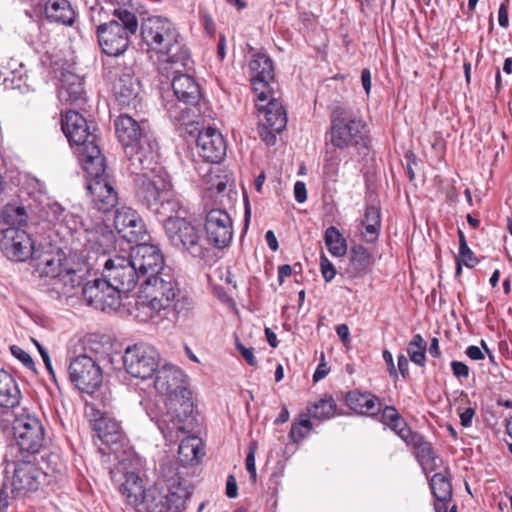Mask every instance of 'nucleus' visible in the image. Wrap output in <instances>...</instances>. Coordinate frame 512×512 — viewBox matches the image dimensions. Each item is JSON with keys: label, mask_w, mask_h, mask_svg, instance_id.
Returning a JSON list of instances; mask_svg holds the SVG:
<instances>
[{"label": "nucleus", "mask_w": 512, "mask_h": 512, "mask_svg": "<svg viewBox=\"0 0 512 512\" xmlns=\"http://www.w3.org/2000/svg\"><path fill=\"white\" fill-rule=\"evenodd\" d=\"M201 439L197 436H186L178 448L179 459L183 465H193L198 462Z\"/></svg>", "instance_id": "obj_41"}, {"label": "nucleus", "mask_w": 512, "mask_h": 512, "mask_svg": "<svg viewBox=\"0 0 512 512\" xmlns=\"http://www.w3.org/2000/svg\"><path fill=\"white\" fill-rule=\"evenodd\" d=\"M381 422L393 430L405 443L417 432H413L393 406H386L381 414Z\"/></svg>", "instance_id": "obj_36"}, {"label": "nucleus", "mask_w": 512, "mask_h": 512, "mask_svg": "<svg viewBox=\"0 0 512 512\" xmlns=\"http://www.w3.org/2000/svg\"><path fill=\"white\" fill-rule=\"evenodd\" d=\"M63 259L58 256H46L42 261L41 273L47 277L58 279L66 267H64Z\"/></svg>", "instance_id": "obj_48"}, {"label": "nucleus", "mask_w": 512, "mask_h": 512, "mask_svg": "<svg viewBox=\"0 0 512 512\" xmlns=\"http://www.w3.org/2000/svg\"><path fill=\"white\" fill-rule=\"evenodd\" d=\"M397 366L402 377L407 378L409 375V361L405 355L401 354L398 356Z\"/></svg>", "instance_id": "obj_64"}, {"label": "nucleus", "mask_w": 512, "mask_h": 512, "mask_svg": "<svg viewBox=\"0 0 512 512\" xmlns=\"http://www.w3.org/2000/svg\"><path fill=\"white\" fill-rule=\"evenodd\" d=\"M62 130L81 165L103 157L96 136L90 131L86 119L78 112L70 110L65 113L62 118Z\"/></svg>", "instance_id": "obj_10"}, {"label": "nucleus", "mask_w": 512, "mask_h": 512, "mask_svg": "<svg viewBox=\"0 0 512 512\" xmlns=\"http://www.w3.org/2000/svg\"><path fill=\"white\" fill-rule=\"evenodd\" d=\"M21 392L16 380L5 370H0V406L14 408L19 405Z\"/></svg>", "instance_id": "obj_34"}, {"label": "nucleus", "mask_w": 512, "mask_h": 512, "mask_svg": "<svg viewBox=\"0 0 512 512\" xmlns=\"http://www.w3.org/2000/svg\"><path fill=\"white\" fill-rule=\"evenodd\" d=\"M475 416V409L468 407L459 411L460 423L463 427L467 428L472 425V420Z\"/></svg>", "instance_id": "obj_59"}, {"label": "nucleus", "mask_w": 512, "mask_h": 512, "mask_svg": "<svg viewBox=\"0 0 512 512\" xmlns=\"http://www.w3.org/2000/svg\"><path fill=\"white\" fill-rule=\"evenodd\" d=\"M253 90L260 101H266L270 94V82L274 79V66L265 52H254L248 63Z\"/></svg>", "instance_id": "obj_20"}, {"label": "nucleus", "mask_w": 512, "mask_h": 512, "mask_svg": "<svg viewBox=\"0 0 512 512\" xmlns=\"http://www.w3.org/2000/svg\"><path fill=\"white\" fill-rule=\"evenodd\" d=\"M187 66L169 65L167 71H161L167 78H171V85L176 99L185 104H195L200 97V88L195 79L184 73Z\"/></svg>", "instance_id": "obj_23"}, {"label": "nucleus", "mask_w": 512, "mask_h": 512, "mask_svg": "<svg viewBox=\"0 0 512 512\" xmlns=\"http://www.w3.org/2000/svg\"><path fill=\"white\" fill-rule=\"evenodd\" d=\"M327 134L336 150L367 148L370 143L368 124L351 109L341 106L333 109Z\"/></svg>", "instance_id": "obj_7"}, {"label": "nucleus", "mask_w": 512, "mask_h": 512, "mask_svg": "<svg viewBox=\"0 0 512 512\" xmlns=\"http://www.w3.org/2000/svg\"><path fill=\"white\" fill-rule=\"evenodd\" d=\"M46 220L55 225L66 228L69 232H77L81 230L84 220L76 213L67 211L60 203H48L45 208Z\"/></svg>", "instance_id": "obj_27"}, {"label": "nucleus", "mask_w": 512, "mask_h": 512, "mask_svg": "<svg viewBox=\"0 0 512 512\" xmlns=\"http://www.w3.org/2000/svg\"><path fill=\"white\" fill-rule=\"evenodd\" d=\"M459 257V260L468 268H473L478 263L477 257L469 246L459 249Z\"/></svg>", "instance_id": "obj_55"}, {"label": "nucleus", "mask_w": 512, "mask_h": 512, "mask_svg": "<svg viewBox=\"0 0 512 512\" xmlns=\"http://www.w3.org/2000/svg\"><path fill=\"white\" fill-rule=\"evenodd\" d=\"M216 184H211L207 187L209 191H216L217 193H222L227 187V177L221 175H215Z\"/></svg>", "instance_id": "obj_61"}, {"label": "nucleus", "mask_w": 512, "mask_h": 512, "mask_svg": "<svg viewBox=\"0 0 512 512\" xmlns=\"http://www.w3.org/2000/svg\"><path fill=\"white\" fill-rule=\"evenodd\" d=\"M124 481L120 484L119 490L125 497L128 504L135 506L147 490L143 487V481L134 471L123 473Z\"/></svg>", "instance_id": "obj_35"}, {"label": "nucleus", "mask_w": 512, "mask_h": 512, "mask_svg": "<svg viewBox=\"0 0 512 512\" xmlns=\"http://www.w3.org/2000/svg\"><path fill=\"white\" fill-rule=\"evenodd\" d=\"M70 381L82 392L93 393L102 383V370L90 356L83 354L71 360L68 367Z\"/></svg>", "instance_id": "obj_15"}, {"label": "nucleus", "mask_w": 512, "mask_h": 512, "mask_svg": "<svg viewBox=\"0 0 512 512\" xmlns=\"http://www.w3.org/2000/svg\"><path fill=\"white\" fill-rule=\"evenodd\" d=\"M64 287L65 293H70L74 288L81 285L82 276L72 268H65L57 279Z\"/></svg>", "instance_id": "obj_50"}, {"label": "nucleus", "mask_w": 512, "mask_h": 512, "mask_svg": "<svg viewBox=\"0 0 512 512\" xmlns=\"http://www.w3.org/2000/svg\"><path fill=\"white\" fill-rule=\"evenodd\" d=\"M82 295L89 306L104 312L115 311L121 305L120 293L104 277L88 281L82 288Z\"/></svg>", "instance_id": "obj_16"}, {"label": "nucleus", "mask_w": 512, "mask_h": 512, "mask_svg": "<svg viewBox=\"0 0 512 512\" xmlns=\"http://www.w3.org/2000/svg\"><path fill=\"white\" fill-rule=\"evenodd\" d=\"M83 79L71 72L62 74L58 88V98L63 103L77 104L83 100Z\"/></svg>", "instance_id": "obj_30"}, {"label": "nucleus", "mask_w": 512, "mask_h": 512, "mask_svg": "<svg viewBox=\"0 0 512 512\" xmlns=\"http://www.w3.org/2000/svg\"><path fill=\"white\" fill-rule=\"evenodd\" d=\"M2 234L0 249L9 260L23 262L32 256L34 243L25 230L8 227L2 231Z\"/></svg>", "instance_id": "obj_19"}, {"label": "nucleus", "mask_w": 512, "mask_h": 512, "mask_svg": "<svg viewBox=\"0 0 512 512\" xmlns=\"http://www.w3.org/2000/svg\"><path fill=\"white\" fill-rule=\"evenodd\" d=\"M158 158L146 167L127 165V170L135 175V193L138 201L157 215L178 213L180 201L172 196L168 174L158 165Z\"/></svg>", "instance_id": "obj_2"}, {"label": "nucleus", "mask_w": 512, "mask_h": 512, "mask_svg": "<svg viewBox=\"0 0 512 512\" xmlns=\"http://www.w3.org/2000/svg\"><path fill=\"white\" fill-rule=\"evenodd\" d=\"M10 350L12 355L17 358L25 367L30 370H35L34 361L28 352L16 345L11 346Z\"/></svg>", "instance_id": "obj_52"}, {"label": "nucleus", "mask_w": 512, "mask_h": 512, "mask_svg": "<svg viewBox=\"0 0 512 512\" xmlns=\"http://www.w3.org/2000/svg\"><path fill=\"white\" fill-rule=\"evenodd\" d=\"M114 225L117 233L129 243L142 240L146 233L142 218L130 207L123 206L116 210Z\"/></svg>", "instance_id": "obj_24"}, {"label": "nucleus", "mask_w": 512, "mask_h": 512, "mask_svg": "<svg viewBox=\"0 0 512 512\" xmlns=\"http://www.w3.org/2000/svg\"><path fill=\"white\" fill-rule=\"evenodd\" d=\"M430 488L436 502V512H447V505L452 497V485L449 479L442 473H436L430 480Z\"/></svg>", "instance_id": "obj_33"}, {"label": "nucleus", "mask_w": 512, "mask_h": 512, "mask_svg": "<svg viewBox=\"0 0 512 512\" xmlns=\"http://www.w3.org/2000/svg\"><path fill=\"white\" fill-rule=\"evenodd\" d=\"M465 354L474 361L483 360L485 358L484 353L482 350L475 345L468 346L466 348Z\"/></svg>", "instance_id": "obj_63"}, {"label": "nucleus", "mask_w": 512, "mask_h": 512, "mask_svg": "<svg viewBox=\"0 0 512 512\" xmlns=\"http://www.w3.org/2000/svg\"><path fill=\"white\" fill-rule=\"evenodd\" d=\"M190 104L177 100L167 101L165 109L169 118L179 125H189L193 123L192 108Z\"/></svg>", "instance_id": "obj_42"}, {"label": "nucleus", "mask_w": 512, "mask_h": 512, "mask_svg": "<svg viewBox=\"0 0 512 512\" xmlns=\"http://www.w3.org/2000/svg\"><path fill=\"white\" fill-rule=\"evenodd\" d=\"M407 353L410 360L418 365L425 366L426 363V342L420 334H415L408 343Z\"/></svg>", "instance_id": "obj_46"}, {"label": "nucleus", "mask_w": 512, "mask_h": 512, "mask_svg": "<svg viewBox=\"0 0 512 512\" xmlns=\"http://www.w3.org/2000/svg\"><path fill=\"white\" fill-rule=\"evenodd\" d=\"M99 265L103 266L102 277L108 279L120 295L132 291L140 279L129 256L114 255Z\"/></svg>", "instance_id": "obj_14"}, {"label": "nucleus", "mask_w": 512, "mask_h": 512, "mask_svg": "<svg viewBox=\"0 0 512 512\" xmlns=\"http://www.w3.org/2000/svg\"><path fill=\"white\" fill-rule=\"evenodd\" d=\"M346 404L355 413L374 417L381 410L380 400L370 392L353 390L346 395Z\"/></svg>", "instance_id": "obj_28"}, {"label": "nucleus", "mask_w": 512, "mask_h": 512, "mask_svg": "<svg viewBox=\"0 0 512 512\" xmlns=\"http://www.w3.org/2000/svg\"><path fill=\"white\" fill-rule=\"evenodd\" d=\"M156 391L166 397V412L152 417L166 440L174 442L180 435L190 433L193 428L192 393L188 389L187 376L177 366L164 364L154 379Z\"/></svg>", "instance_id": "obj_1"}, {"label": "nucleus", "mask_w": 512, "mask_h": 512, "mask_svg": "<svg viewBox=\"0 0 512 512\" xmlns=\"http://www.w3.org/2000/svg\"><path fill=\"white\" fill-rule=\"evenodd\" d=\"M294 197L298 203H304L307 200L306 185L302 181H297L294 185Z\"/></svg>", "instance_id": "obj_60"}, {"label": "nucleus", "mask_w": 512, "mask_h": 512, "mask_svg": "<svg viewBox=\"0 0 512 512\" xmlns=\"http://www.w3.org/2000/svg\"><path fill=\"white\" fill-rule=\"evenodd\" d=\"M406 444L415 450L416 459L424 471L436 469L437 457L434 449L421 434L416 433Z\"/></svg>", "instance_id": "obj_32"}, {"label": "nucleus", "mask_w": 512, "mask_h": 512, "mask_svg": "<svg viewBox=\"0 0 512 512\" xmlns=\"http://www.w3.org/2000/svg\"><path fill=\"white\" fill-rule=\"evenodd\" d=\"M141 36L150 50L166 56L165 61L160 63V71H167L169 65H189L188 50L180 42V35L169 20L162 17L147 18L141 25Z\"/></svg>", "instance_id": "obj_5"}, {"label": "nucleus", "mask_w": 512, "mask_h": 512, "mask_svg": "<svg viewBox=\"0 0 512 512\" xmlns=\"http://www.w3.org/2000/svg\"><path fill=\"white\" fill-rule=\"evenodd\" d=\"M115 131L127 156L126 166L149 167L158 158L157 143L148 134L145 122L120 114L115 120Z\"/></svg>", "instance_id": "obj_6"}, {"label": "nucleus", "mask_w": 512, "mask_h": 512, "mask_svg": "<svg viewBox=\"0 0 512 512\" xmlns=\"http://www.w3.org/2000/svg\"><path fill=\"white\" fill-rule=\"evenodd\" d=\"M255 446L250 445L249 450L246 456V469L250 474V479L253 483L256 482L257 479V472H256V465H255Z\"/></svg>", "instance_id": "obj_54"}, {"label": "nucleus", "mask_w": 512, "mask_h": 512, "mask_svg": "<svg viewBox=\"0 0 512 512\" xmlns=\"http://www.w3.org/2000/svg\"><path fill=\"white\" fill-rule=\"evenodd\" d=\"M172 305L170 308V314H173L175 319H186L191 314L194 308V302L191 297H189L185 292H183L178 287V292L176 293Z\"/></svg>", "instance_id": "obj_45"}, {"label": "nucleus", "mask_w": 512, "mask_h": 512, "mask_svg": "<svg viewBox=\"0 0 512 512\" xmlns=\"http://www.w3.org/2000/svg\"><path fill=\"white\" fill-rule=\"evenodd\" d=\"M17 446L29 454L38 453L45 443V431L41 421L34 415L23 412L12 423Z\"/></svg>", "instance_id": "obj_12"}, {"label": "nucleus", "mask_w": 512, "mask_h": 512, "mask_svg": "<svg viewBox=\"0 0 512 512\" xmlns=\"http://www.w3.org/2000/svg\"><path fill=\"white\" fill-rule=\"evenodd\" d=\"M324 241L332 256L342 257L347 253V241L335 226H330L326 229Z\"/></svg>", "instance_id": "obj_43"}, {"label": "nucleus", "mask_w": 512, "mask_h": 512, "mask_svg": "<svg viewBox=\"0 0 512 512\" xmlns=\"http://www.w3.org/2000/svg\"><path fill=\"white\" fill-rule=\"evenodd\" d=\"M320 268L324 280L331 282L336 275V269L324 254L320 257Z\"/></svg>", "instance_id": "obj_53"}, {"label": "nucleus", "mask_w": 512, "mask_h": 512, "mask_svg": "<svg viewBox=\"0 0 512 512\" xmlns=\"http://www.w3.org/2000/svg\"><path fill=\"white\" fill-rule=\"evenodd\" d=\"M508 3L509 0L502 2L498 10V23L503 28H508L509 26Z\"/></svg>", "instance_id": "obj_57"}, {"label": "nucleus", "mask_w": 512, "mask_h": 512, "mask_svg": "<svg viewBox=\"0 0 512 512\" xmlns=\"http://www.w3.org/2000/svg\"><path fill=\"white\" fill-rule=\"evenodd\" d=\"M81 166L88 175L87 190L93 208L104 213L111 211L119 198L115 180L106 170L104 156Z\"/></svg>", "instance_id": "obj_9"}, {"label": "nucleus", "mask_w": 512, "mask_h": 512, "mask_svg": "<svg viewBox=\"0 0 512 512\" xmlns=\"http://www.w3.org/2000/svg\"><path fill=\"white\" fill-rule=\"evenodd\" d=\"M186 211L180 204L178 213H169L163 221L165 236L169 244L181 253L188 254L194 258H203L208 249L202 236L201 228L187 219Z\"/></svg>", "instance_id": "obj_8"}, {"label": "nucleus", "mask_w": 512, "mask_h": 512, "mask_svg": "<svg viewBox=\"0 0 512 512\" xmlns=\"http://www.w3.org/2000/svg\"><path fill=\"white\" fill-rule=\"evenodd\" d=\"M129 257L139 272V276L145 279L161 273L164 269H171L164 265V258L160 249L153 244H138L132 247Z\"/></svg>", "instance_id": "obj_21"}, {"label": "nucleus", "mask_w": 512, "mask_h": 512, "mask_svg": "<svg viewBox=\"0 0 512 512\" xmlns=\"http://www.w3.org/2000/svg\"><path fill=\"white\" fill-rule=\"evenodd\" d=\"M238 494L236 479L233 475H229L226 481V495L229 498H235Z\"/></svg>", "instance_id": "obj_62"}, {"label": "nucleus", "mask_w": 512, "mask_h": 512, "mask_svg": "<svg viewBox=\"0 0 512 512\" xmlns=\"http://www.w3.org/2000/svg\"><path fill=\"white\" fill-rule=\"evenodd\" d=\"M204 228L207 241L215 248L223 249L230 244L233 237V223L224 209L209 210L205 216Z\"/></svg>", "instance_id": "obj_17"}, {"label": "nucleus", "mask_w": 512, "mask_h": 512, "mask_svg": "<svg viewBox=\"0 0 512 512\" xmlns=\"http://www.w3.org/2000/svg\"><path fill=\"white\" fill-rule=\"evenodd\" d=\"M107 15L102 6L91 8V21L98 23L97 38L102 51L109 56L123 54L130 43V37L136 34L139 23L136 14L124 7L113 10L116 18L109 22L101 23L103 16Z\"/></svg>", "instance_id": "obj_4"}, {"label": "nucleus", "mask_w": 512, "mask_h": 512, "mask_svg": "<svg viewBox=\"0 0 512 512\" xmlns=\"http://www.w3.org/2000/svg\"><path fill=\"white\" fill-rule=\"evenodd\" d=\"M94 430L101 442L108 446L111 452L115 454V459H119L117 446L122 440L119 423L113 419L101 417L95 420Z\"/></svg>", "instance_id": "obj_29"}, {"label": "nucleus", "mask_w": 512, "mask_h": 512, "mask_svg": "<svg viewBox=\"0 0 512 512\" xmlns=\"http://www.w3.org/2000/svg\"><path fill=\"white\" fill-rule=\"evenodd\" d=\"M45 15L50 22L64 26H72L76 19V12L68 0H47Z\"/></svg>", "instance_id": "obj_31"}, {"label": "nucleus", "mask_w": 512, "mask_h": 512, "mask_svg": "<svg viewBox=\"0 0 512 512\" xmlns=\"http://www.w3.org/2000/svg\"><path fill=\"white\" fill-rule=\"evenodd\" d=\"M164 498L165 496L160 490L150 488L134 508L136 512H169Z\"/></svg>", "instance_id": "obj_39"}, {"label": "nucleus", "mask_w": 512, "mask_h": 512, "mask_svg": "<svg viewBox=\"0 0 512 512\" xmlns=\"http://www.w3.org/2000/svg\"><path fill=\"white\" fill-rule=\"evenodd\" d=\"M340 160L335 156L326 157L323 165V175L330 181H335L339 172Z\"/></svg>", "instance_id": "obj_51"}, {"label": "nucleus", "mask_w": 512, "mask_h": 512, "mask_svg": "<svg viewBox=\"0 0 512 512\" xmlns=\"http://www.w3.org/2000/svg\"><path fill=\"white\" fill-rule=\"evenodd\" d=\"M81 229L85 234L83 252H87L83 258L89 267L99 265L107 259V254L115 250V234L100 217L95 220L85 219Z\"/></svg>", "instance_id": "obj_11"}, {"label": "nucleus", "mask_w": 512, "mask_h": 512, "mask_svg": "<svg viewBox=\"0 0 512 512\" xmlns=\"http://www.w3.org/2000/svg\"><path fill=\"white\" fill-rule=\"evenodd\" d=\"M178 285L171 269H164L161 273L144 279L135 305V318L139 322L153 325H161L169 320Z\"/></svg>", "instance_id": "obj_3"}, {"label": "nucleus", "mask_w": 512, "mask_h": 512, "mask_svg": "<svg viewBox=\"0 0 512 512\" xmlns=\"http://www.w3.org/2000/svg\"><path fill=\"white\" fill-rule=\"evenodd\" d=\"M451 369L453 375L457 378H467L469 376V367L460 361H452Z\"/></svg>", "instance_id": "obj_56"}, {"label": "nucleus", "mask_w": 512, "mask_h": 512, "mask_svg": "<svg viewBox=\"0 0 512 512\" xmlns=\"http://www.w3.org/2000/svg\"><path fill=\"white\" fill-rule=\"evenodd\" d=\"M362 236L366 242L373 243L378 239L381 228V212L376 205H367L361 221Z\"/></svg>", "instance_id": "obj_37"}, {"label": "nucleus", "mask_w": 512, "mask_h": 512, "mask_svg": "<svg viewBox=\"0 0 512 512\" xmlns=\"http://www.w3.org/2000/svg\"><path fill=\"white\" fill-rule=\"evenodd\" d=\"M336 408L335 400L332 397H326L311 404L307 410L312 418L324 421L332 418L336 414Z\"/></svg>", "instance_id": "obj_44"}, {"label": "nucleus", "mask_w": 512, "mask_h": 512, "mask_svg": "<svg viewBox=\"0 0 512 512\" xmlns=\"http://www.w3.org/2000/svg\"><path fill=\"white\" fill-rule=\"evenodd\" d=\"M256 107L263 116L261 124L265 129L281 132L287 125V115L282 104L272 96L270 92L266 101H260L257 97Z\"/></svg>", "instance_id": "obj_26"}, {"label": "nucleus", "mask_w": 512, "mask_h": 512, "mask_svg": "<svg viewBox=\"0 0 512 512\" xmlns=\"http://www.w3.org/2000/svg\"><path fill=\"white\" fill-rule=\"evenodd\" d=\"M191 494L192 492L187 485L181 482L172 484L168 492L164 494L169 512H181Z\"/></svg>", "instance_id": "obj_40"}, {"label": "nucleus", "mask_w": 512, "mask_h": 512, "mask_svg": "<svg viewBox=\"0 0 512 512\" xmlns=\"http://www.w3.org/2000/svg\"><path fill=\"white\" fill-rule=\"evenodd\" d=\"M42 471L31 461H19L14 466L11 493L14 498H23L37 491Z\"/></svg>", "instance_id": "obj_22"}, {"label": "nucleus", "mask_w": 512, "mask_h": 512, "mask_svg": "<svg viewBox=\"0 0 512 512\" xmlns=\"http://www.w3.org/2000/svg\"><path fill=\"white\" fill-rule=\"evenodd\" d=\"M199 155L208 163H219L226 155V143L222 134L208 127L199 132L197 141Z\"/></svg>", "instance_id": "obj_25"}, {"label": "nucleus", "mask_w": 512, "mask_h": 512, "mask_svg": "<svg viewBox=\"0 0 512 512\" xmlns=\"http://www.w3.org/2000/svg\"><path fill=\"white\" fill-rule=\"evenodd\" d=\"M313 425L307 415H301L298 422H293L290 430V439L293 442L302 441L312 430Z\"/></svg>", "instance_id": "obj_49"}, {"label": "nucleus", "mask_w": 512, "mask_h": 512, "mask_svg": "<svg viewBox=\"0 0 512 512\" xmlns=\"http://www.w3.org/2000/svg\"><path fill=\"white\" fill-rule=\"evenodd\" d=\"M113 79L112 89L115 99L120 106L136 107L140 92V83L134 77V73L129 67H113L109 71Z\"/></svg>", "instance_id": "obj_18"}, {"label": "nucleus", "mask_w": 512, "mask_h": 512, "mask_svg": "<svg viewBox=\"0 0 512 512\" xmlns=\"http://www.w3.org/2000/svg\"><path fill=\"white\" fill-rule=\"evenodd\" d=\"M160 355L148 344H136L128 347L123 356L124 368L132 377L146 380L156 374Z\"/></svg>", "instance_id": "obj_13"}, {"label": "nucleus", "mask_w": 512, "mask_h": 512, "mask_svg": "<svg viewBox=\"0 0 512 512\" xmlns=\"http://www.w3.org/2000/svg\"><path fill=\"white\" fill-rule=\"evenodd\" d=\"M382 356L386 363L387 370L389 372L390 377H392L393 379H397L398 372H397L395 364H394L392 353L388 350H384Z\"/></svg>", "instance_id": "obj_58"}, {"label": "nucleus", "mask_w": 512, "mask_h": 512, "mask_svg": "<svg viewBox=\"0 0 512 512\" xmlns=\"http://www.w3.org/2000/svg\"><path fill=\"white\" fill-rule=\"evenodd\" d=\"M26 212L24 207L8 204L0 214L1 222L15 227V225H22L26 222Z\"/></svg>", "instance_id": "obj_47"}, {"label": "nucleus", "mask_w": 512, "mask_h": 512, "mask_svg": "<svg viewBox=\"0 0 512 512\" xmlns=\"http://www.w3.org/2000/svg\"><path fill=\"white\" fill-rule=\"evenodd\" d=\"M370 265L371 255L365 247L356 245L351 248L350 264L347 269V274L350 278H355L365 274Z\"/></svg>", "instance_id": "obj_38"}]
</instances>
